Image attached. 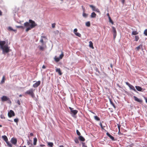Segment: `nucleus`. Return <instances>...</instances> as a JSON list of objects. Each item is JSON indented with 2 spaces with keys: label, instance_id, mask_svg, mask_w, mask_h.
<instances>
[{
  "label": "nucleus",
  "instance_id": "f257e3e1",
  "mask_svg": "<svg viewBox=\"0 0 147 147\" xmlns=\"http://www.w3.org/2000/svg\"><path fill=\"white\" fill-rule=\"evenodd\" d=\"M24 26L25 27L27 28L26 31L27 32L37 26V24L34 21L32 20H29V22H26L24 24Z\"/></svg>",
  "mask_w": 147,
  "mask_h": 147
},
{
  "label": "nucleus",
  "instance_id": "f03ea898",
  "mask_svg": "<svg viewBox=\"0 0 147 147\" xmlns=\"http://www.w3.org/2000/svg\"><path fill=\"white\" fill-rule=\"evenodd\" d=\"M5 41H0V47L2 50V53L4 54L9 53L11 51L10 47L7 44L5 45Z\"/></svg>",
  "mask_w": 147,
  "mask_h": 147
},
{
  "label": "nucleus",
  "instance_id": "7ed1b4c3",
  "mask_svg": "<svg viewBox=\"0 0 147 147\" xmlns=\"http://www.w3.org/2000/svg\"><path fill=\"white\" fill-rule=\"evenodd\" d=\"M25 94L30 95L32 98H34L35 97L34 90L32 88H30L29 90H27L25 92Z\"/></svg>",
  "mask_w": 147,
  "mask_h": 147
},
{
  "label": "nucleus",
  "instance_id": "20e7f679",
  "mask_svg": "<svg viewBox=\"0 0 147 147\" xmlns=\"http://www.w3.org/2000/svg\"><path fill=\"white\" fill-rule=\"evenodd\" d=\"M1 101L3 102L6 101L8 100L10 102H11V101L10 100L9 98L5 96H3L1 98Z\"/></svg>",
  "mask_w": 147,
  "mask_h": 147
},
{
  "label": "nucleus",
  "instance_id": "39448f33",
  "mask_svg": "<svg viewBox=\"0 0 147 147\" xmlns=\"http://www.w3.org/2000/svg\"><path fill=\"white\" fill-rule=\"evenodd\" d=\"M126 84L130 88V89L133 90L135 92H136V90L135 89L134 87L132 85L130 84L128 82H125Z\"/></svg>",
  "mask_w": 147,
  "mask_h": 147
},
{
  "label": "nucleus",
  "instance_id": "423d86ee",
  "mask_svg": "<svg viewBox=\"0 0 147 147\" xmlns=\"http://www.w3.org/2000/svg\"><path fill=\"white\" fill-rule=\"evenodd\" d=\"M69 108L70 110L71 114H73L74 115H75L78 113V111L77 110H73V108L71 107H69Z\"/></svg>",
  "mask_w": 147,
  "mask_h": 147
},
{
  "label": "nucleus",
  "instance_id": "0eeeda50",
  "mask_svg": "<svg viewBox=\"0 0 147 147\" xmlns=\"http://www.w3.org/2000/svg\"><path fill=\"white\" fill-rule=\"evenodd\" d=\"M8 115L9 117H11L12 116H14L15 114L13 111L10 110L8 112Z\"/></svg>",
  "mask_w": 147,
  "mask_h": 147
},
{
  "label": "nucleus",
  "instance_id": "6e6552de",
  "mask_svg": "<svg viewBox=\"0 0 147 147\" xmlns=\"http://www.w3.org/2000/svg\"><path fill=\"white\" fill-rule=\"evenodd\" d=\"M113 32V37L115 39L117 35V32L115 28L113 26H112Z\"/></svg>",
  "mask_w": 147,
  "mask_h": 147
},
{
  "label": "nucleus",
  "instance_id": "1a4fd4ad",
  "mask_svg": "<svg viewBox=\"0 0 147 147\" xmlns=\"http://www.w3.org/2000/svg\"><path fill=\"white\" fill-rule=\"evenodd\" d=\"M77 31H78V29L77 28H75V29H74V34L76 36L79 37H81V34L80 33H79L78 32H77Z\"/></svg>",
  "mask_w": 147,
  "mask_h": 147
},
{
  "label": "nucleus",
  "instance_id": "9d476101",
  "mask_svg": "<svg viewBox=\"0 0 147 147\" xmlns=\"http://www.w3.org/2000/svg\"><path fill=\"white\" fill-rule=\"evenodd\" d=\"M11 142L13 145H16L17 142V140L16 138H12L11 140Z\"/></svg>",
  "mask_w": 147,
  "mask_h": 147
},
{
  "label": "nucleus",
  "instance_id": "9b49d317",
  "mask_svg": "<svg viewBox=\"0 0 147 147\" xmlns=\"http://www.w3.org/2000/svg\"><path fill=\"white\" fill-rule=\"evenodd\" d=\"M40 81H39L36 82L35 84H33V87L34 88H36L38 87L40 84Z\"/></svg>",
  "mask_w": 147,
  "mask_h": 147
},
{
  "label": "nucleus",
  "instance_id": "f8f14e48",
  "mask_svg": "<svg viewBox=\"0 0 147 147\" xmlns=\"http://www.w3.org/2000/svg\"><path fill=\"white\" fill-rule=\"evenodd\" d=\"M137 90L140 92H143V91L144 90H143L142 88L141 87L138 86H135Z\"/></svg>",
  "mask_w": 147,
  "mask_h": 147
},
{
  "label": "nucleus",
  "instance_id": "ddd939ff",
  "mask_svg": "<svg viewBox=\"0 0 147 147\" xmlns=\"http://www.w3.org/2000/svg\"><path fill=\"white\" fill-rule=\"evenodd\" d=\"M134 98L135 100L137 102H141L142 101V100L138 99L137 97L135 96H134Z\"/></svg>",
  "mask_w": 147,
  "mask_h": 147
},
{
  "label": "nucleus",
  "instance_id": "4468645a",
  "mask_svg": "<svg viewBox=\"0 0 147 147\" xmlns=\"http://www.w3.org/2000/svg\"><path fill=\"white\" fill-rule=\"evenodd\" d=\"M107 135L108 137H109L113 141L115 140L114 137L111 135L108 132H107Z\"/></svg>",
  "mask_w": 147,
  "mask_h": 147
},
{
  "label": "nucleus",
  "instance_id": "2eb2a0df",
  "mask_svg": "<svg viewBox=\"0 0 147 147\" xmlns=\"http://www.w3.org/2000/svg\"><path fill=\"white\" fill-rule=\"evenodd\" d=\"M56 72H57L60 75H61L62 74V73L60 69V68H57L56 69Z\"/></svg>",
  "mask_w": 147,
  "mask_h": 147
},
{
  "label": "nucleus",
  "instance_id": "dca6fc26",
  "mask_svg": "<svg viewBox=\"0 0 147 147\" xmlns=\"http://www.w3.org/2000/svg\"><path fill=\"white\" fill-rule=\"evenodd\" d=\"M143 45H142L141 44L139 45L138 46L136 47V48L137 49V51H139L141 48L143 49L142 48Z\"/></svg>",
  "mask_w": 147,
  "mask_h": 147
},
{
  "label": "nucleus",
  "instance_id": "f3484780",
  "mask_svg": "<svg viewBox=\"0 0 147 147\" xmlns=\"http://www.w3.org/2000/svg\"><path fill=\"white\" fill-rule=\"evenodd\" d=\"M41 39L40 40V42H41V43H42V44H44V41H43V40L42 39V38H45L46 39H47L46 37L45 36H41Z\"/></svg>",
  "mask_w": 147,
  "mask_h": 147
},
{
  "label": "nucleus",
  "instance_id": "a211bd4d",
  "mask_svg": "<svg viewBox=\"0 0 147 147\" xmlns=\"http://www.w3.org/2000/svg\"><path fill=\"white\" fill-rule=\"evenodd\" d=\"M89 46L90 47L92 48V49H94V47L93 46V44L92 42L91 41H90L89 42Z\"/></svg>",
  "mask_w": 147,
  "mask_h": 147
},
{
  "label": "nucleus",
  "instance_id": "6ab92c4d",
  "mask_svg": "<svg viewBox=\"0 0 147 147\" xmlns=\"http://www.w3.org/2000/svg\"><path fill=\"white\" fill-rule=\"evenodd\" d=\"M2 138L6 142L8 141V138L5 135H4L2 136Z\"/></svg>",
  "mask_w": 147,
  "mask_h": 147
},
{
  "label": "nucleus",
  "instance_id": "aec40b11",
  "mask_svg": "<svg viewBox=\"0 0 147 147\" xmlns=\"http://www.w3.org/2000/svg\"><path fill=\"white\" fill-rule=\"evenodd\" d=\"M79 139L82 141H84L85 140L83 136H80L79 137Z\"/></svg>",
  "mask_w": 147,
  "mask_h": 147
},
{
  "label": "nucleus",
  "instance_id": "412c9836",
  "mask_svg": "<svg viewBox=\"0 0 147 147\" xmlns=\"http://www.w3.org/2000/svg\"><path fill=\"white\" fill-rule=\"evenodd\" d=\"M96 14L94 12H93L91 14V17L92 18H95L96 16Z\"/></svg>",
  "mask_w": 147,
  "mask_h": 147
},
{
  "label": "nucleus",
  "instance_id": "4be33fe9",
  "mask_svg": "<svg viewBox=\"0 0 147 147\" xmlns=\"http://www.w3.org/2000/svg\"><path fill=\"white\" fill-rule=\"evenodd\" d=\"M138 34V32L136 31H133L132 33V35H137Z\"/></svg>",
  "mask_w": 147,
  "mask_h": 147
},
{
  "label": "nucleus",
  "instance_id": "5701e85b",
  "mask_svg": "<svg viewBox=\"0 0 147 147\" xmlns=\"http://www.w3.org/2000/svg\"><path fill=\"white\" fill-rule=\"evenodd\" d=\"M5 142L7 143L8 146L9 147H12V144L9 142L8 141H6Z\"/></svg>",
  "mask_w": 147,
  "mask_h": 147
},
{
  "label": "nucleus",
  "instance_id": "b1692460",
  "mask_svg": "<svg viewBox=\"0 0 147 147\" xmlns=\"http://www.w3.org/2000/svg\"><path fill=\"white\" fill-rule=\"evenodd\" d=\"M37 142V139L36 138H34V142L33 144L34 145H35L36 144Z\"/></svg>",
  "mask_w": 147,
  "mask_h": 147
},
{
  "label": "nucleus",
  "instance_id": "393cba45",
  "mask_svg": "<svg viewBox=\"0 0 147 147\" xmlns=\"http://www.w3.org/2000/svg\"><path fill=\"white\" fill-rule=\"evenodd\" d=\"M48 145L49 147H53V144L52 142H48Z\"/></svg>",
  "mask_w": 147,
  "mask_h": 147
},
{
  "label": "nucleus",
  "instance_id": "a878e982",
  "mask_svg": "<svg viewBox=\"0 0 147 147\" xmlns=\"http://www.w3.org/2000/svg\"><path fill=\"white\" fill-rule=\"evenodd\" d=\"M89 6L92 9L93 11H94L96 8L95 6L92 5H89Z\"/></svg>",
  "mask_w": 147,
  "mask_h": 147
},
{
  "label": "nucleus",
  "instance_id": "bb28decb",
  "mask_svg": "<svg viewBox=\"0 0 147 147\" xmlns=\"http://www.w3.org/2000/svg\"><path fill=\"white\" fill-rule=\"evenodd\" d=\"M5 76H3V77L2 80L1 81V84L5 82Z\"/></svg>",
  "mask_w": 147,
  "mask_h": 147
},
{
  "label": "nucleus",
  "instance_id": "cd10ccee",
  "mask_svg": "<svg viewBox=\"0 0 147 147\" xmlns=\"http://www.w3.org/2000/svg\"><path fill=\"white\" fill-rule=\"evenodd\" d=\"M94 118L95 120L97 121H99L100 120V119L97 116H94Z\"/></svg>",
  "mask_w": 147,
  "mask_h": 147
},
{
  "label": "nucleus",
  "instance_id": "c85d7f7f",
  "mask_svg": "<svg viewBox=\"0 0 147 147\" xmlns=\"http://www.w3.org/2000/svg\"><path fill=\"white\" fill-rule=\"evenodd\" d=\"M86 25L87 27H90V22L89 21L86 22Z\"/></svg>",
  "mask_w": 147,
  "mask_h": 147
},
{
  "label": "nucleus",
  "instance_id": "c756f323",
  "mask_svg": "<svg viewBox=\"0 0 147 147\" xmlns=\"http://www.w3.org/2000/svg\"><path fill=\"white\" fill-rule=\"evenodd\" d=\"M64 56V54L63 52H62L61 54L60 55L59 58L61 59Z\"/></svg>",
  "mask_w": 147,
  "mask_h": 147
},
{
  "label": "nucleus",
  "instance_id": "7c9ffc66",
  "mask_svg": "<svg viewBox=\"0 0 147 147\" xmlns=\"http://www.w3.org/2000/svg\"><path fill=\"white\" fill-rule=\"evenodd\" d=\"M139 37L138 36H135V40L136 41H137L139 39Z\"/></svg>",
  "mask_w": 147,
  "mask_h": 147
},
{
  "label": "nucleus",
  "instance_id": "2f4dec72",
  "mask_svg": "<svg viewBox=\"0 0 147 147\" xmlns=\"http://www.w3.org/2000/svg\"><path fill=\"white\" fill-rule=\"evenodd\" d=\"M60 59L59 57H56L55 58V61L57 62L59 61Z\"/></svg>",
  "mask_w": 147,
  "mask_h": 147
},
{
  "label": "nucleus",
  "instance_id": "473e14b6",
  "mask_svg": "<svg viewBox=\"0 0 147 147\" xmlns=\"http://www.w3.org/2000/svg\"><path fill=\"white\" fill-rule=\"evenodd\" d=\"M109 22L110 23H111L112 24H114L113 22V21L112 20H111V17H109Z\"/></svg>",
  "mask_w": 147,
  "mask_h": 147
},
{
  "label": "nucleus",
  "instance_id": "72a5a7b5",
  "mask_svg": "<svg viewBox=\"0 0 147 147\" xmlns=\"http://www.w3.org/2000/svg\"><path fill=\"white\" fill-rule=\"evenodd\" d=\"M83 16L84 17H86L87 16V14L85 13V12H83Z\"/></svg>",
  "mask_w": 147,
  "mask_h": 147
},
{
  "label": "nucleus",
  "instance_id": "f704fd0d",
  "mask_svg": "<svg viewBox=\"0 0 147 147\" xmlns=\"http://www.w3.org/2000/svg\"><path fill=\"white\" fill-rule=\"evenodd\" d=\"M110 102L111 104L114 107V108H115V106L113 102L111 101V100H110Z\"/></svg>",
  "mask_w": 147,
  "mask_h": 147
},
{
  "label": "nucleus",
  "instance_id": "c9c22d12",
  "mask_svg": "<svg viewBox=\"0 0 147 147\" xmlns=\"http://www.w3.org/2000/svg\"><path fill=\"white\" fill-rule=\"evenodd\" d=\"M31 141V140H30V141H28L27 142V144L28 145H32V144L31 143L30 141Z\"/></svg>",
  "mask_w": 147,
  "mask_h": 147
},
{
  "label": "nucleus",
  "instance_id": "e433bc0d",
  "mask_svg": "<svg viewBox=\"0 0 147 147\" xmlns=\"http://www.w3.org/2000/svg\"><path fill=\"white\" fill-rule=\"evenodd\" d=\"M8 30H12V31H16V30H13V29L11 27H9V28H8Z\"/></svg>",
  "mask_w": 147,
  "mask_h": 147
},
{
  "label": "nucleus",
  "instance_id": "4c0bfd02",
  "mask_svg": "<svg viewBox=\"0 0 147 147\" xmlns=\"http://www.w3.org/2000/svg\"><path fill=\"white\" fill-rule=\"evenodd\" d=\"M76 133H77V134L78 136H80L81 134H80V132L78 130H76Z\"/></svg>",
  "mask_w": 147,
  "mask_h": 147
},
{
  "label": "nucleus",
  "instance_id": "58836bf2",
  "mask_svg": "<svg viewBox=\"0 0 147 147\" xmlns=\"http://www.w3.org/2000/svg\"><path fill=\"white\" fill-rule=\"evenodd\" d=\"M144 34L145 35L147 36V29H146L144 32Z\"/></svg>",
  "mask_w": 147,
  "mask_h": 147
},
{
  "label": "nucleus",
  "instance_id": "ea45409f",
  "mask_svg": "<svg viewBox=\"0 0 147 147\" xmlns=\"http://www.w3.org/2000/svg\"><path fill=\"white\" fill-rule=\"evenodd\" d=\"M0 117L1 118V119H5V117L2 114L1 115Z\"/></svg>",
  "mask_w": 147,
  "mask_h": 147
},
{
  "label": "nucleus",
  "instance_id": "a19ab883",
  "mask_svg": "<svg viewBox=\"0 0 147 147\" xmlns=\"http://www.w3.org/2000/svg\"><path fill=\"white\" fill-rule=\"evenodd\" d=\"M119 129V132L120 131V129L121 127V125L120 124H118L117 125Z\"/></svg>",
  "mask_w": 147,
  "mask_h": 147
},
{
  "label": "nucleus",
  "instance_id": "79ce46f5",
  "mask_svg": "<svg viewBox=\"0 0 147 147\" xmlns=\"http://www.w3.org/2000/svg\"><path fill=\"white\" fill-rule=\"evenodd\" d=\"M39 49L40 50L43 51L44 50V47L41 46H40L39 47Z\"/></svg>",
  "mask_w": 147,
  "mask_h": 147
},
{
  "label": "nucleus",
  "instance_id": "37998d69",
  "mask_svg": "<svg viewBox=\"0 0 147 147\" xmlns=\"http://www.w3.org/2000/svg\"><path fill=\"white\" fill-rule=\"evenodd\" d=\"M14 120L15 122L17 123L18 121V118L15 119Z\"/></svg>",
  "mask_w": 147,
  "mask_h": 147
},
{
  "label": "nucleus",
  "instance_id": "c03bdc74",
  "mask_svg": "<svg viewBox=\"0 0 147 147\" xmlns=\"http://www.w3.org/2000/svg\"><path fill=\"white\" fill-rule=\"evenodd\" d=\"M94 11H96V12H100L98 8H96V9H95V10Z\"/></svg>",
  "mask_w": 147,
  "mask_h": 147
},
{
  "label": "nucleus",
  "instance_id": "a18cd8bd",
  "mask_svg": "<svg viewBox=\"0 0 147 147\" xmlns=\"http://www.w3.org/2000/svg\"><path fill=\"white\" fill-rule=\"evenodd\" d=\"M100 126H101V128L102 129H104V127H105L104 126V127H103V126L102 125V123H100Z\"/></svg>",
  "mask_w": 147,
  "mask_h": 147
},
{
  "label": "nucleus",
  "instance_id": "49530a36",
  "mask_svg": "<svg viewBox=\"0 0 147 147\" xmlns=\"http://www.w3.org/2000/svg\"><path fill=\"white\" fill-rule=\"evenodd\" d=\"M52 27L53 28H54L55 27V23H53L52 24Z\"/></svg>",
  "mask_w": 147,
  "mask_h": 147
},
{
  "label": "nucleus",
  "instance_id": "de8ad7c7",
  "mask_svg": "<svg viewBox=\"0 0 147 147\" xmlns=\"http://www.w3.org/2000/svg\"><path fill=\"white\" fill-rule=\"evenodd\" d=\"M17 103L19 105H20V103L19 100H17Z\"/></svg>",
  "mask_w": 147,
  "mask_h": 147
},
{
  "label": "nucleus",
  "instance_id": "09e8293b",
  "mask_svg": "<svg viewBox=\"0 0 147 147\" xmlns=\"http://www.w3.org/2000/svg\"><path fill=\"white\" fill-rule=\"evenodd\" d=\"M82 9H83V12H85V8L83 7V6H82Z\"/></svg>",
  "mask_w": 147,
  "mask_h": 147
},
{
  "label": "nucleus",
  "instance_id": "8fccbe9b",
  "mask_svg": "<svg viewBox=\"0 0 147 147\" xmlns=\"http://www.w3.org/2000/svg\"><path fill=\"white\" fill-rule=\"evenodd\" d=\"M17 27L18 28H24V27L22 26H17Z\"/></svg>",
  "mask_w": 147,
  "mask_h": 147
},
{
  "label": "nucleus",
  "instance_id": "3c124183",
  "mask_svg": "<svg viewBox=\"0 0 147 147\" xmlns=\"http://www.w3.org/2000/svg\"><path fill=\"white\" fill-rule=\"evenodd\" d=\"M125 0H121V2L123 4H124L125 3Z\"/></svg>",
  "mask_w": 147,
  "mask_h": 147
},
{
  "label": "nucleus",
  "instance_id": "603ef678",
  "mask_svg": "<svg viewBox=\"0 0 147 147\" xmlns=\"http://www.w3.org/2000/svg\"><path fill=\"white\" fill-rule=\"evenodd\" d=\"M33 136V133H31L30 134V136Z\"/></svg>",
  "mask_w": 147,
  "mask_h": 147
},
{
  "label": "nucleus",
  "instance_id": "864d4df0",
  "mask_svg": "<svg viewBox=\"0 0 147 147\" xmlns=\"http://www.w3.org/2000/svg\"><path fill=\"white\" fill-rule=\"evenodd\" d=\"M40 147H44V146H45V145L44 144H40Z\"/></svg>",
  "mask_w": 147,
  "mask_h": 147
},
{
  "label": "nucleus",
  "instance_id": "5fc2aeb1",
  "mask_svg": "<svg viewBox=\"0 0 147 147\" xmlns=\"http://www.w3.org/2000/svg\"><path fill=\"white\" fill-rule=\"evenodd\" d=\"M83 146L84 147H87V146H85V144L83 143Z\"/></svg>",
  "mask_w": 147,
  "mask_h": 147
},
{
  "label": "nucleus",
  "instance_id": "6e6d98bb",
  "mask_svg": "<svg viewBox=\"0 0 147 147\" xmlns=\"http://www.w3.org/2000/svg\"><path fill=\"white\" fill-rule=\"evenodd\" d=\"M42 68L43 69H45L46 68V67L45 65H43V66H42Z\"/></svg>",
  "mask_w": 147,
  "mask_h": 147
},
{
  "label": "nucleus",
  "instance_id": "4d7b16f0",
  "mask_svg": "<svg viewBox=\"0 0 147 147\" xmlns=\"http://www.w3.org/2000/svg\"><path fill=\"white\" fill-rule=\"evenodd\" d=\"M2 15V12L0 10V16H1Z\"/></svg>",
  "mask_w": 147,
  "mask_h": 147
},
{
  "label": "nucleus",
  "instance_id": "13d9d810",
  "mask_svg": "<svg viewBox=\"0 0 147 147\" xmlns=\"http://www.w3.org/2000/svg\"><path fill=\"white\" fill-rule=\"evenodd\" d=\"M107 15L108 16L109 18L110 17L109 14V13H107Z\"/></svg>",
  "mask_w": 147,
  "mask_h": 147
},
{
  "label": "nucleus",
  "instance_id": "bf43d9fd",
  "mask_svg": "<svg viewBox=\"0 0 147 147\" xmlns=\"http://www.w3.org/2000/svg\"><path fill=\"white\" fill-rule=\"evenodd\" d=\"M110 66H111V68H112L113 67V65H112V64H110Z\"/></svg>",
  "mask_w": 147,
  "mask_h": 147
},
{
  "label": "nucleus",
  "instance_id": "052dcab7",
  "mask_svg": "<svg viewBox=\"0 0 147 147\" xmlns=\"http://www.w3.org/2000/svg\"><path fill=\"white\" fill-rule=\"evenodd\" d=\"M75 142L76 143H78V140H77V141L76 140H75Z\"/></svg>",
  "mask_w": 147,
  "mask_h": 147
},
{
  "label": "nucleus",
  "instance_id": "680f3d73",
  "mask_svg": "<svg viewBox=\"0 0 147 147\" xmlns=\"http://www.w3.org/2000/svg\"><path fill=\"white\" fill-rule=\"evenodd\" d=\"M59 147H63V145H61V146H60Z\"/></svg>",
  "mask_w": 147,
  "mask_h": 147
},
{
  "label": "nucleus",
  "instance_id": "e2e57ef3",
  "mask_svg": "<svg viewBox=\"0 0 147 147\" xmlns=\"http://www.w3.org/2000/svg\"><path fill=\"white\" fill-rule=\"evenodd\" d=\"M19 147H26V146H20Z\"/></svg>",
  "mask_w": 147,
  "mask_h": 147
},
{
  "label": "nucleus",
  "instance_id": "0e129e2a",
  "mask_svg": "<svg viewBox=\"0 0 147 147\" xmlns=\"http://www.w3.org/2000/svg\"><path fill=\"white\" fill-rule=\"evenodd\" d=\"M19 96L20 97H21V96H22V95L21 94H20L19 95Z\"/></svg>",
  "mask_w": 147,
  "mask_h": 147
},
{
  "label": "nucleus",
  "instance_id": "69168bd1",
  "mask_svg": "<svg viewBox=\"0 0 147 147\" xmlns=\"http://www.w3.org/2000/svg\"><path fill=\"white\" fill-rule=\"evenodd\" d=\"M146 102L147 103V98L146 99Z\"/></svg>",
  "mask_w": 147,
  "mask_h": 147
},
{
  "label": "nucleus",
  "instance_id": "338daca9",
  "mask_svg": "<svg viewBox=\"0 0 147 147\" xmlns=\"http://www.w3.org/2000/svg\"><path fill=\"white\" fill-rule=\"evenodd\" d=\"M2 127V125H0V127Z\"/></svg>",
  "mask_w": 147,
  "mask_h": 147
},
{
  "label": "nucleus",
  "instance_id": "774afa93",
  "mask_svg": "<svg viewBox=\"0 0 147 147\" xmlns=\"http://www.w3.org/2000/svg\"><path fill=\"white\" fill-rule=\"evenodd\" d=\"M118 133L119 134V133H120V134H121V133H120V131L119 132H118Z\"/></svg>",
  "mask_w": 147,
  "mask_h": 147
}]
</instances>
